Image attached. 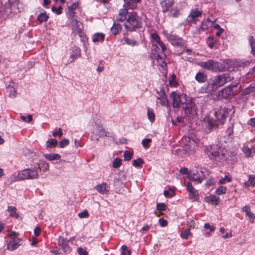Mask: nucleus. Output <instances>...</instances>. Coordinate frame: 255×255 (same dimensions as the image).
I'll list each match as a JSON object with an SVG mask.
<instances>
[{"label":"nucleus","mask_w":255,"mask_h":255,"mask_svg":"<svg viewBox=\"0 0 255 255\" xmlns=\"http://www.w3.org/2000/svg\"><path fill=\"white\" fill-rule=\"evenodd\" d=\"M243 151L247 157H251L254 155L250 148L247 146L243 148Z\"/></svg>","instance_id":"obj_45"},{"label":"nucleus","mask_w":255,"mask_h":255,"mask_svg":"<svg viewBox=\"0 0 255 255\" xmlns=\"http://www.w3.org/2000/svg\"><path fill=\"white\" fill-rule=\"evenodd\" d=\"M227 191V188L225 186H219L216 189V193L218 195L225 194Z\"/></svg>","instance_id":"obj_42"},{"label":"nucleus","mask_w":255,"mask_h":255,"mask_svg":"<svg viewBox=\"0 0 255 255\" xmlns=\"http://www.w3.org/2000/svg\"><path fill=\"white\" fill-rule=\"evenodd\" d=\"M74 53L71 54L70 58L68 61V63L74 62L78 57H79L81 54V50L79 48L75 47L74 51Z\"/></svg>","instance_id":"obj_27"},{"label":"nucleus","mask_w":255,"mask_h":255,"mask_svg":"<svg viewBox=\"0 0 255 255\" xmlns=\"http://www.w3.org/2000/svg\"><path fill=\"white\" fill-rule=\"evenodd\" d=\"M144 161L141 158H138L136 160L132 161V165L136 167H141Z\"/></svg>","instance_id":"obj_41"},{"label":"nucleus","mask_w":255,"mask_h":255,"mask_svg":"<svg viewBox=\"0 0 255 255\" xmlns=\"http://www.w3.org/2000/svg\"><path fill=\"white\" fill-rule=\"evenodd\" d=\"M168 40L173 45L180 46L184 44L183 40L181 38L174 34H169L167 37Z\"/></svg>","instance_id":"obj_10"},{"label":"nucleus","mask_w":255,"mask_h":255,"mask_svg":"<svg viewBox=\"0 0 255 255\" xmlns=\"http://www.w3.org/2000/svg\"><path fill=\"white\" fill-rule=\"evenodd\" d=\"M7 211L10 213V216L14 217L15 218H17L19 216L16 213V208L15 207L8 206Z\"/></svg>","instance_id":"obj_38"},{"label":"nucleus","mask_w":255,"mask_h":255,"mask_svg":"<svg viewBox=\"0 0 255 255\" xmlns=\"http://www.w3.org/2000/svg\"><path fill=\"white\" fill-rule=\"evenodd\" d=\"M124 160L127 161L130 160L132 157V153L129 151L126 150L124 153Z\"/></svg>","instance_id":"obj_47"},{"label":"nucleus","mask_w":255,"mask_h":255,"mask_svg":"<svg viewBox=\"0 0 255 255\" xmlns=\"http://www.w3.org/2000/svg\"><path fill=\"white\" fill-rule=\"evenodd\" d=\"M164 51H162L161 54H157L156 60L158 63V64L162 67H164L166 66V63L165 62V55L164 53Z\"/></svg>","instance_id":"obj_26"},{"label":"nucleus","mask_w":255,"mask_h":255,"mask_svg":"<svg viewBox=\"0 0 255 255\" xmlns=\"http://www.w3.org/2000/svg\"><path fill=\"white\" fill-rule=\"evenodd\" d=\"M166 208V206L164 203H157L156 205V209L159 211H165Z\"/></svg>","instance_id":"obj_51"},{"label":"nucleus","mask_w":255,"mask_h":255,"mask_svg":"<svg viewBox=\"0 0 255 255\" xmlns=\"http://www.w3.org/2000/svg\"><path fill=\"white\" fill-rule=\"evenodd\" d=\"M185 186L187 191L189 192V198L192 201H198L199 195L198 191L193 187L190 181H188Z\"/></svg>","instance_id":"obj_6"},{"label":"nucleus","mask_w":255,"mask_h":255,"mask_svg":"<svg viewBox=\"0 0 255 255\" xmlns=\"http://www.w3.org/2000/svg\"><path fill=\"white\" fill-rule=\"evenodd\" d=\"M218 87L212 78L211 79L210 83H208L207 85H205L202 88L203 92L209 94L216 91Z\"/></svg>","instance_id":"obj_11"},{"label":"nucleus","mask_w":255,"mask_h":255,"mask_svg":"<svg viewBox=\"0 0 255 255\" xmlns=\"http://www.w3.org/2000/svg\"><path fill=\"white\" fill-rule=\"evenodd\" d=\"M128 8H127L126 7H125V8H123V9H121L120 11H119V13L120 15H124L126 17H127V14H128Z\"/></svg>","instance_id":"obj_61"},{"label":"nucleus","mask_w":255,"mask_h":255,"mask_svg":"<svg viewBox=\"0 0 255 255\" xmlns=\"http://www.w3.org/2000/svg\"><path fill=\"white\" fill-rule=\"evenodd\" d=\"M205 130L207 132H211L213 129L219 128L215 120L213 119L208 118L204 121Z\"/></svg>","instance_id":"obj_12"},{"label":"nucleus","mask_w":255,"mask_h":255,"mask_svg":"<svg viewBox=\"0 0 255 255\" xmlns=\"http://www.w3.org/2000/svg\"><path fill=\"white\" fill-rule=\"evenodd\" d=\"M58 245L60 247L65 253H70L71 249L68 244V241L63 237H60L58 240Z\"/></svg>","instance_id":"obj_17"},{"label":"nucleus","mask_w":255,"mask_h":255,"mask_svg":"<svg viewBox=\"0 0 255 255\" xmlns=\"http://www.w3.org/2000/svg\"><path fill=\"white\" fill-rule=\"evenodd\" d=\"M151 42L152 44H158L161 47L162 51H165L166 49L165 45L160 40L159 36L156 33L151 34Z\"/></svg>","instance_id":"obj_13"},{"label":"nucleus","mask_w":255,"mask_h":255,"mask_svg":"<svg viewBox=\"0 0 255 255\" xmlns=\"http://www.w3.org/2000/svg\"><path fill=\"white\" fill-rule=\"evenodd\" d=\"M165 197H172L174 195V192L173 191H168V190H165L163 193Z\"/></svg>","instance_id":"obj_58"},{"label":"nucleus","mask_w":255,"mask_h":255,"mask_svg":"<svg viewBox=\"0 0 255 255\" xmlns=\"http://www.w3.org/2000/svg\"><path fill=\"white\" fill-rule=\"evenodd\" d=\"M190 234V231L188 230H185L180 234V236L184 239H187Z\"/></svg>","instance_id":"obj_56"},{"label":"nucleus","mask_w":255,"mask_h":255,"mask_svg":"<svg viewBox=\"0 0 255 255\" xmlns=\"http://www.w3.org/2000/svg\"><path fill=\"white\" fill-rule=\"evenodd\" d=\"M253 76H255V66L243 77V81L246 80L248 78H251Z\"/></svg>","instance_id":"obj_40"},{"label":"nucleus","mask_w":255,"mask_h":255,"mask_svg":"<svg viewBox=\"0 0 255 255\" xmlns=\"http://www.w3.org/2000/svg\"><path fill=\"white\" fill-rule=\"evenodd\" d=\"M49 18L48 15L47 14L46 12L40 13L37 15V20L40 23L43 22H46L48 20Z\"/></svg>","instance_id":"obj_34"},{"label":"nucleus","mask_w":255,"mask_h":255,"mask_svg":"<svg viewBox=\"0 0 255 255\" xmlns=\"http://www.w3.org/2000/svg\"><path fill=\"white\" fill-rule=\"evenodd\" d=\"M214 21L211 20L210 18H208L206 19H204L202 22L201 26L199 28V33L201 31H204L208 29L209 27H212Z\"/></svg>","instance_id":"obj_20"},{"label":"nucleus","mask_w":255,"mask_h":255,"mask_svg":"<svg viewBox=\"0 0 255 255\" xmlns=\"http://www.w3.org/2000/svg\"><path fill=\"white\" fill-rule=\"evenodd\" d=\"M8 88L9 90V96L11 98H15L16 95V92L15 88L13 87H9Z\"/></svg>","instance_id":"obj_50"},{"label":"nucleus","mask_w":255,"mask_h":255,"mask_svg":"<svg viewBox=\"0 0 255 255\" xmlns=\"http://www.w3.org/2000/svg\"><path fill=\"white\" fill-rule=\"evenodd\" d=\"M138 18L137 15L135 13L129 14L125 24L128 31L131 32L140 27V22Z\"/></svg>","instance_id":"obj_2"},{"label":"nucleus","mask_w":255,"mask_h":255,"mask_svg":"<svg viewBox=\"0 0 255 255\" xmlns=\"http://www.w3.org/2000/svg\"><path fill=\"white\" fill-rule=\"evenodd\" d=\"M44 157L49 161H53L60 159L61 155L58 153H49L44 154Z\"/></svg>","instance_id":"obj_31"},{"label":"nucleus","mask_w":255,"mask_h":255,"mask_svg":"<svg viewBox=\"0 0 255 255\" xmlns=\"http://www.w3.org/2000/svg\"><path fill=\"white\" fill-rule=\"evenodd\" d=\"M228 113L225 109H220L218 111L215 113V116L216 117V120L215 121L216 123V125L219 128L220 126H223L228 116Z\"/></svg>","instance_id":"obj_5"},{"label":"nucleus","mask_w":255,"mask_h":255,"mask_svg":"<svg viewBox=\"0 0 255 255\" xmlns=\"http://www.w3.org/2000/svg\"><path fill=\"white\" fill-rule=\"evenodd\" d=\"M122 253L123 255H131V252L128 249V247L125 246L123 245L122 247Z\"/></svg>","instance_id":"obj_49"},{"label":"nucleus","mask_w":255,"mask_h":255,"mask_svg":"<svg viewBox=\"0 0 255 255\" xmlns=\"http://www.w3.org/2000/svg\"><path fill=\"white\" fill-rule=\"evenodd\" d=\"M255 92V82L252 83L250 86L246 88L243 92L242 95L244 96L250 94L251 93Z\"/></svg>","instance_id":"obj_32"},{"label":"nucleus","mask_w":255,"mask_h":255,"mask_svg":"<svg viewBox=\"0 0 255 255\" xmlns=\"http://www.w3.org/2000/svg\"><path fill=\"white\" fill-rule=\"evenodd\" d=\"M232 181V179L230 177H229L228 176L226 175L224 178H222L220 180V183L221 184H224L226 183V181L228 182H230Z\"/></svg>","instance_id":"obj_55"},{"label":"nucleus","mask_w":255,"mask_h":255,"mask_svg":"<svg viewBox=\"0 0 255 255\" xmlns=\"http://www.w3.org/2000/svg\"><path fill=\"white\" fill-rule=\"evenodd\" d=\"M207 78V75L201 72H198L195 76L196 80L199 83H204L206 81Z\"/></svg>","instance_id":"obj_28"},{"label":"nucleus","mask_w":255,"mask_h":255,"mask_svg":"<svg viewBox=\"0 0 255 255\" xmlns=\"http://www.w3.org/2000/svg\"><path fill=\"white\" fill-rule=\"evenodd\" d=\"M78 216L80 218H88L89 216V214L87 210L84 211L83 212H80L78 214Z\"/></svg>","instance_id":"obj_57"},{"label":"nucleus","mask_w":255,"mask_h":255,"mask_svg":"<svg viewBox=\"0 0 255 255\" xmlns=\"http://www.w3.org/2000/svg\"><path fill=\"white\" fill-rule=\"evenodd\" d=\"M98 134L99 136H108L107 132L106 131L105 128L102 126L98 127Z\"/></svg>","instance_id":"obj_46"},{"label":"nucleus","mask_w":255,"mask_h":255,"mask_svg":"<svg viewBox=\"0 0 255 255\" xmlns=\"http://www.w3.org/2000/svg\"><path fill=\"white\" fill-rule=\"evenodd\" d=\"M125 41L127 44L131 45V46L135 45L136 43V41L134 40V39H129L128 38H125Z\"/></svg>","instance_id":"obj_54"},{"label":"nucleus","mask_w":255,"mask_h":255,"mask_svg":"<svg viewBox=\"0 0 255 255\" xmlns=\"http://www.w3.org/2000/svg\"><path fill=\"white\" fill-rule=\"evenodd\" d=\"M173 3V0H163L160 2L162 8V11L164 13L167 12L172 6Z\"/></svg>","instance_id":"obj_21"},{"label":"nucleus","mask_w":255,"mask_h":255,"mask_svg":"<svg viewBox=\"0 0 255 255\" xmlns=\"http://www.w3.org/2000/svg\"><path fill=\"white\" fill-rule=\"evenodd\" d=\"M255 185V175L253 174H250L249 176V179L245 183V186H254Z\"/></svg>","instance_id":"obj_33"},{"label":"nucleus","mask_w":255,"mask_h":255,"mask_svg":"<svg viewBox=\"0 0 255 255\" xmlns=\"http://www.w3.org/2000/svg\"><path fill=\"white\" fill-rule=\"evenodd\" d=\"M249 42L251 48V53L255 56V39L253 36L250 37Z\"/></svg>","instance_id":"obj_35"},{"label":"nucleus","mask_w":255,"mask_h":255,"mask_svg":"<svg viewBox=\"0 0 255 255\" xmlns=\"http://www.w3.org/2000/svg\"><path fill=\"white\" fill-rule=\"evenodd\" d=\"M198 65L202 68L212 72H223L225 70V65L213 60H209L206 62H201Z\"/></svg>","instance_id":"obj_1"},{"label":"nucleus","mask_w":255,"mask_h":255,"mask_svg":"<svg viewBox=\"0 0 255 255\" xmlns=\"http://www.w3.org/2000/svg\"><path fill=\"white\" fill-rule=\"evenodd\" d=\"M124 6L131 9L136 8L137 3H138L137 0H124Z\"/></svg>","instance_id":"obj_25"},{"label":"nucleus","mask_w":255,"mask_h":255,"mask_svg":"<svg viewBox=\"0 0 255 255\" xmlns=\"http://www.w3.org/2000/svg\"><path fill=\"white\" fill-rule=\"evenodd\" d=\"M41 167L43 171H46L49 169V165L48 163L46 162H42L41 163Z\"/></svg>","instance_id":"obj_62"},{"label":"nucleus","mask_w":255,"mask_h":255,"mask_svg":"<svg viewBox=\"0 0 255 255\" xmlns=\"http://www.w3.org/2000/svg\"><path fill=\"white\" fill-rule=\"evenodd\" d=\"M158 94L157 98L160 100L159 103L163 106H167L168 105V100L166 95L165 93L164 89H161L159 92H157Z\"/></svg>","instance_id":"obj_14"},{"label":"nucleus","mask_w":255,"mask_h":255,"mask_svg":"<svg viewBox=\"0 0 255 255\" xmlns=\"http://www.w3.org/2000/svg\"><path fill=\"white\" fill-rule=\"evenodd\" d=\"M63 134L62 131V128H59L57 131H56L53 133V136L54 137H56L57 136H59V137H61Z\"/></svg>","instance_id":"obj_63"},{"label":"nucleus","mask_w":255,"mask_h":255,"mask_svg":"<svg viewBox=\"0 0 255 255\" xmlns=\"http://www.w3.org/2000/svg\"><path fill=\"white\" fill-rule=\"evenodd\" d=\"M151 141L150 138H146L142 141V144L143 147H146L148 146V144Z\"/></svg>","instance_id":"obj_60"},{"label":"nucleus","mask_w":255,"mask_h":255,"mask_svg":"<svg viewBox=\"0 0 255 255\" xmlns=\"http://www.w3.org/2000/svg\"><path fill=\"white\" fill-rule=\"evenodd\" d=\"M62 6H59L58 7L52 6L51 8V10H52V11L55 12L57 14H61L62 13Z\"/></svg>","instance_id":"obj_53"},{"label":"nucleus","mask_w":255,"mask_h":255,"mask_svg":"<svg viewBox=\"0 0 255 255\" xmlns=\"http://www.w3.org/2000/svg\"><path fill=\"white\" fill-rule=\"evenodd\" d=\"M77 252L79 255H88V252L81 247H80L77 249Z\"/></svg>","instance_id":"obj_59"},{"label":"nucleus","mask_w":255,"mask_h":255,"mask_svg":"<svg viewBox=\"0 0 255 255\" xmlns=\"http://www.w3.org/2000/svg\"><path fill=\"white\" fill-rule=\"evenodd\" d=\"M108 186L107 183H102L96 186L95 188L96 190L102 194L107 195L109 193V191L108 189Z\"/></svg>","instance_id":"obj_23"},{"label":"nucleus","mask_w":255,"mask_h":255,"mask_svg":"<svg viewBox=\"0 0 255 255\" xmlns=\"http://www.w3.org/2000/svg\"><path fill=\"white\" fill-rule=\"evenodd\" d=\"M206 152L210 159H215L219 155V152L217 150L216 146H210L206 149Z\"/></svg>","instance_id":"obj_16"},{"label":"nucleus","mask_w":255,"mask_h":255,"mask_svg":"<svg viewBox=\"0 0 255 255\" xmlns=\"http://www.w3.org/2000/svg\"><path fill=\"white\" fill-rule=\"evenodd\" d=\"M206 202L212 203L213 204L217 205L220 202V198L214 195H211L205 198Z\"/></svg>","instance_id":"obj_24"},{"label":"nucleus","mask_w":255,"mask_h":255,"mask_svg":"<svg viewBox=\"0 0 255 255\" xmlns=\"http://www.w3.org/2000/svg\"><path fill=\"white\" fill-rule=\"evenodd\" d=\"M78 3H74L72 4L70 6H69V9L70 11V15L74 17V10L78 7Z\"/></svg>","instance_id":"obj_48"},{"label":"nucleus","mask_w":255,"mask_h":255,"mask_svg":"<svg viewBox=\"0 0 255 255\" xmlns=\"http://www.w3.org/2000/svg\"><path fill=\"white\" fill-rule=\"evenodd\" d=\"M19 172L17 174H12L9 178L8 180L10 183H12L13 182L19 181V180H22L21 178H19Z\"/></svg>","instance_id":"obj_43"},{"label":"nucleus","mask_w":255,"mask_h":255,"mask_svg":"<svg viewBox=\"0 0 255 255\" xmlns=\"http://www.w3.org/2000/svg\"><path fill=\"white\" fill-rule=\"evenodd\" d=\"M192 98H190L189 100L186 99L184 103H182L183 110L186 115L192 114L195 109V104Z\"/></svg>","instance_id":"obj_8"},{"label":"nucleus","mask_w":255,"mask_h":255,"mask_svg":"<svg viewBox=\"0 0 255 255\" xmlns=\"http://www.w3.org/2000/svg\"><path fill=\"white\" fill-rule=\"evenodd\" d=\"M105 39V35L102 33H95L92 37V40L94 42H103Z\"/></svg>","instance_id":"obj_30"},{"label":"nucleus","mask_w":255,"mask_h":255,"mask_svg":"<svg viewBox=\"0 0 255 255\" xmlns=\"http://www.w3.org/2000/svg\"><path fill=\"white\" fill-rule=\"evenodd\" d=\"M159 223L160 225L162 227H165L167 225V222L166 220H165L163 218H160L159 219Z\"/></svg>","instance_id":"obj_64"},{"label":"nucleus","mask_w":255,"mask_h":255,"mask_svg":"<svg viewBox=\"0 0 255 255\" xmlns=\"http://www.w3.org/2000/svg\"><path fill=\"white\" fill-rule=\"evenodd\" d=\"M21 240L19 238L11 239L7 244V249L10 251H14L20 245Z\"/></svg>","instance_id":"obj_15"},{"label":"nucleus","mask_w":255,"mask_h":255,"mask_svg":"<svg viewBox=\"0 0 255 255\" xmlns=\"http://www.w3.org/2000/svg\"><path fill=\"white\" fill-rule=\"evenodd\" d=\"M231 74H232L231 72L223 73L215 76L212 77V79L218 88L220 87L224 86L228 82H230L234 79L233 76H231Z\"/></svg>","instance_id":"obj_3"},{"label":"nucleus","mask_w":255,"mask_h":255,"mask_svg":"<svg viewBox=\"0 0 255 255\" xmlns=\"http://www.w3.org/2000/svg\"><path fill=\"white\" fill-rule=\"evenodd\" d=\"M147 115L148 120L151 122L153 123L155 121V114L153 109L150 108H147Z\"/></svg>","instance_id":"obj_36"},{"label":"nucleus","mask_w":255,"mask_h":255,"mask_svg":"<svg viewBox=\"0 0 255 255\" xmlns=\"http://www.w3.org/2000/svg\"><path fill=\"white\" fill-rule=\"evenodd\" d=\"M38 169L33 168H27L21 170L19 172V178H21L22 180L26 179H34L38 177Z\"/></svg>","instance_id":"obj_4"},{"label":"nucleus","mask_w":255,"mask_h":255,"mask_svg":"<svg viewBox=\"0 0 255 255\" xmlns=\"http://www.w3.org/2000/svg\"><path fill=\"white\" fill-rule=\"evenodd\" d=\"M170 97L173 101V107L174 108L179 107L181 103L180 96L177 93L172 92L170 94Z\"/></svg>","instance_id":"obj_19"},{"label":"nucleus","mask_w":255,"mask_h":255,"mask_svg":"<svg viewBox=\"0 0 255 255\" xmlns=\"http://www.w3.org/2000/svg\"><path fill=\"white\" fill-rule=\"evenodd\" d=\"M69 143V140L67 139H64L59 142V145L60 148H64L67 146Z\"/></svg>","instance_id":"obj_52"},{"label":"nucleus","mask_w":255,"mask_h":255,"mask_svg":"<svg viewBox=\"0 0 255 255\" xmlns=\"http://www.w3.org/2000/svg\"><path fill=\"white\" fill-rule=\"evenodd\" d=\"M122 160L119 158H116L113 161V166L115 168H119L122 164Z\"/></svg>","instance_id":"obj_44"},{"label":"nucleus","mask_w":255,"mask_h":255,"mask_svg":"<svg viewBox=\"0 0 255 255\" xmlns=\"http://www.w3.org/2000/svg\"><path fill=\"white\" fill-rule=\"evenodd\" d=\"M58 144V141L56 139L51 138L48 139L46 142V147L47 148H53Z\"/></svg>","instance_id":"obj_37"},{"label":"nucleus","mask_w":255,"mask_h":255,"mask_svg":"<svg viewBox=\"0 0 255 255\" xmlns=\"http://www.w3.org/2000/svg\"><path fill=\"white\" fill-rule=\"evenodd\" d=\"M201 172L197 170L190 171L188 173V178L197 183H201L202 182L203 178L201 176Z\"/></svg>","instance_id":"obj_9"},{"label":"nucleus","mask_w":255,"mask_h":255,"mask_svg":"<svg viewBox=\"0 0 255 255\" xmlns=\"http://www.w3.org/2000/svg\"><path fill=\"white\" fill-rule=\"evenodd\" d=\"M202 15V12L198 10L197 9H194L191 11L189 15V18H191V20L189 21H192L194 23H196L197 21V18L200 17Z\"/></svg>","instance_id":"obj_22"},{"label":"nucleus","mask_w":255,"mask_h":255,"mask_svg":"<svg viewBox=\"0 0 255 255\" xmlns=\"http://www.w3.org/2000/svg\"><path fill=\"white\" fill-rule=\"evenodd\" d=\"M237 86V84L226 86L217 93V97L219 99H226L233 94V87Z\"/></svg>","instance_id":"obj_7"},{"label":"nucleus","mask_w":255,"mask_h":255,"mask_svg":"<svg viewBox=\"0 0 255 255\" xmlns=\"http://www.w3.org/2000/svg\"><path fill=\"white\" fill-rule=\"evenodd\" d=\"M112 33L114 35H117L122 31V26L120 24L114 22L113 26L111 28Z\"/></svg>","instance_id":"obj_29"},{"label":"nucleus","mask_w":255,"mask_h":255,"mask_svg":"<svg viewBox=\"0 0 255 255\" xmlns=\"http://www.w3.org/2000/svg\"><path fill=\"white\" fill-rule=\"evenodd\" d=\"M180 13L177 7L171 8L169 13V16L172 17H177Z\"/></svg>","instance_id":"obj_39"},{"label":"nucleus","mask_w":255,"mask_h":255,"mask_svg":"<svg viewBox=\"0 0 255 255\" xmlns=\"http://www.w3.org/2000/svg\"><path fill=\"white\" fill-rule=\"evenodd\" d=\"M72 29L74 32L80 34L82 31V23L75 18L72 20L71 21Z\"/></svg>","instance_id":"obj_18"}]
</instances>
